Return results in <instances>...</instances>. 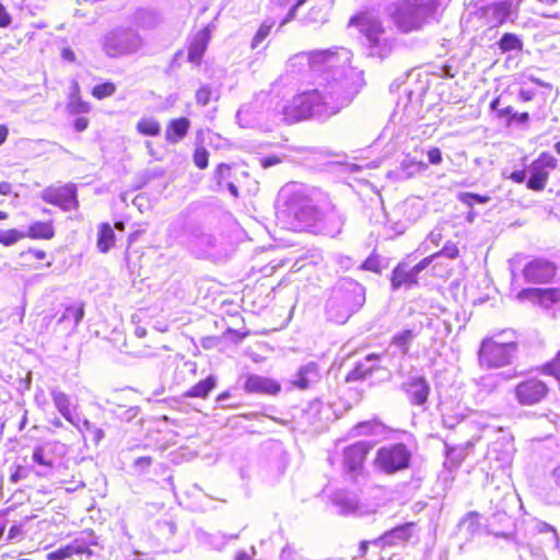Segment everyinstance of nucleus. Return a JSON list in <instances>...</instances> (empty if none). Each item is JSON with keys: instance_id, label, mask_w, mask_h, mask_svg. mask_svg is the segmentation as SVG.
<instances>
[{"instance_id": "bf43d9fd", "label": "nucleus", "mask_w": 560, "mask_h": 560, "mask_svg": "<svg viewBox=\"0 0 560 560\" xmlns=\"http://www.w3.org/2000/svg\"><path fill=\"white\" fill-rule=\"evenodd\" d=\"M546 369L560 382V352L553 362L548 364Z\"/></svg>"}, {"instance_id": "ddd939ff", "label": "nucleus", "mask_w": 560, "mask_h": 560, "mask_svg": "<svg viewBox=\"0 0 560 560\" xmlns=\"http://www.w3.org/2000/svg\"><path fill=\"white\" fill-rule=\"evenodd\" d=\"M548 392L547 384L536 377L525 380L514 388L515 398L522 406L539 404L547 396Z\"/></svg>"}, {"instance_id": "a211bd4d", "label": "nucleus", "mask_w": 560, "mask_h": 560, "mask_svg": "<svg viewBox=\"0 0 560 560\" xmlns=\"http://www.w3.org/2000/svg\"><path fill=\"white\" fill-rule=\"evenodd\" d=\"M523 275L528 282L544 283L555 277L556 267L547 260L536 259L524 267Z\"/></svg>"}, {"instance_id": "79ce46f5", "label": "nucleus", "mask_w": 560, "mask_h": 560, "mask_svg": "<svg viewBox=\"0 0 560 560\" xmlns=\"http://www.w3.org/2000/svg\"><path fill=\"white\" fill-rule=\"evenodd\" d=\"M80 432L89 433L92 441L98 444L104 438V431L101 428L95 427L90 420L79 418V427H75Z\"/></svg>"}, {"instance_id": "c03bdc74", "label": "nucleus", "mask_w": 560, "mask_h": 560, "mask_svg": "<svg viewBox=\"0 0 560 560\" xmlns=\"http://www.w3.org/2000/svg\"><path fill=\"white\" fill-rule=\"evenodd\" d=\"M275 25V21L272 20H266L260 27L258 28L257 33L255 34L253 40H252V48L255 49L258 47V45L267 38V36L270 34L271 28Z\"/></svg>"}, {"instance_id": "680f3d73", "label": "nucleus", "mask_w": 560, "mask_h": 560, "mask_svg": "<svg viewBox=\"0 0 560 560\" xmlns=\"http://www.w3.org/2000/svg\"><path fill=\"white\" fill-rule=\"evenodd\" d=\"M428 160L431 164L438 165L442 162V153L440 149L432 148L428 151Z\"/></svg>"}, {"instance_id": "6e6d98bb", "label": "nucleus", "mask_w": 560, "mask_h": 560, "mask_svg": "<svg viewBox=\"0 0 560 560\" xmlns=\"http://www.w3.org/2000/svg\"><path fill=\"white\" fill-rule=\"evenodd\" d=\"M23 537V525L22 524H14L9 528L8 537L7 539L9 541L13 540H20Z\"/></svg>"}, {"instance_id": "f8f14e48", "label": "nucleus", "mask_w": 560, "mask_h": 560, "mask_svg": "<svg viewBox=\"0 0 560 560\" xmlns=\"http://www.w3.org/2000/svg\"><path fill=\"white\" fill-rule=\"evenodd\" d=\"M66 452L67 446L58 441H50L36 446L33 451L32 459L44 468L43 471L37 474L43 477L49 476L55 466V459L62 457Z\"/></svg>"}, {"instance_id": "6e6552de", "label": "nucleus", "mask_w": 560, "mask_h": 560, "mask_svg": "<svg viewBox=\"0 0 560 560\" xmlns=\"http://www.w3.org/2000/svg\"><path fill=\"white\" fill-rule=\"evenodd\" d=\"M310 55H320L311 63V72H324L327 74L325 82H351V67L349 66L352 54L349 49L340 47L336 49L314 50Z\"/></svg>"}, {"instance_id": "2eb2a0df", "label": "nucleus", "mask_w": 560, "mask_h": 560, "mask_svg": "<svg viewBox=\"0 0 560 560\" xmlns=\"http://www.w3.org/2000/svg\"><path fill=\"white\" fill-rule=\"evenodd\" d=\"M373 444L366 441H360L347 446L342 453V466L347 474L358 476L363 470V464Z\"/></svg>"}, {"instance_id": "cd10ccee", "label": "nucleus", "mask_w": 560, "mask_h": 560, "mask_svg": "<svg viewBox=\"0 0 560 560\" xmlns=\"http://www.w3.org/2000/svg\"><path fill=\"white\" fill-rule=\"evenodd\" d=\"M190 121L186 117L172 119L165 130V140L175 144L184 139L189 130Z\"/></svg>"}, {"instance_id": "3c124183", "label": "nucleus", "mask_w": 560, "mask_h": 560, "mask_svg": "<svg viewBox=\"0 0 560 560\" xmlns=\"http://www.w3.org/2000/svg\"><path fill=\"white\" fill-rule=\"evenodd\" d=\"M67 108L70 114H82L90 110V104L77 97L69 100Z\"/></svg>"}, {"instance_id": "774afa93", "label": "nucleus", "mask_w": 560, "mask_h": 560, "mask_svg": "<svg viewBox=\"0 0 560 560\" xmlns=\"http://www.w3.org/2000/svg\"><path fill=\"white\" fill-rule=\"evenodd\" d=\"M534 95H535V93L533 91L522 89L520 91L518 98L522 102H528V101L533 100Z\"/></svg>"}, {"instance_id": "20e7f679", "label": "nucleus", "mask_w": 560, "mask_h": 560, "mask_svg": "<svg viewBox=\"0 0 560 560\" xmlns=\"http://www.w3.org/2000/svg\"><path fill=\"white\" fill-rule=\"evenodd\" d=\"M365 302V289L352 279H341L334 288L326 302L329 320L345 324Z\"/></svg>"}, {"instance_id": "6ab92c4d", "label": "nucleus", "mask_w": 560, "mask_h": 560, "mask_svg": "<svg viewBox=\"0 0 560 560\" xmlns=\"http://www.w3.org/2000/svg\"><path fill=\"white\" fill-rule=\"evenodd\" d=\"M244 389L249 394L277 395L281 385L273 378L249 374L244 383Z\"/></svg>"}, {"instance_id": "5fc2aeb1", "label": "nucleus", "mask_w": 560, "mask_h": 560, "mask_svg": "<svg viewBox=\"0 0 560 560\" xmlns=\"http://www.w3.org/2000/svg\"><path fill=\"white\" fill-rule=\"evenodd\" d=\"M211 91L208 86H201L196 93V101L198 104L205 106L209 103Z\"/></svg>"}, {"instance_id": "4d7b16f0", "label": "nucleus", "mask_w": 560, "mask_h": 560, "mask_svg": "<svg viewBox=\"0 0 560 560\" xmlns=\"http://www.w3.org/2000/svg\"><path fill=\"white\" fill-rule=\"evenodd\" d=\"M401 165L406 170L409 166L411 167V170L408 172L409 175H412L413 173H417V172H421L425 168V164H423L421 162L409 161V160H404Z\"/></svg>"}, {"instance_id": "f257e3e1", "label": "nucleus", "mask_w": 560, "mask_h": 560, "mask_svg": "<svg viewBox=\"0 0 560 560\" xmlns=\"http://www.w3.org/2000/svg\"><path fill=\"white\" fill-rule=\"evenodd\" d=\"M363 84L362 72L351 69V82L318 83L316 88L305 90L287 100L284 110L288 124L305 119L325 121L348 106Z\"/></svg>"}, {"instance_id": "72a5a7b5", "label": "nucleus", "mask_w": 560, "mask_h": 560, "mask_svg": "<svg viewBox=\"0 0 560 560\" xmlns=\"http://www.w3.org/2000/svg\"><path fill=\"white\" fill-rule=\"evenodd\" d=\"M115 243V233L108 223H102L98 229L97 248L102 253H107Z\"/></svg>"}, {"instance_id": "473e14b6", "label": "nucleus", "mask_w": 560, "mask_h": 560, "mask_svg": "<svg viewBox=\"0 0 560 560\" xmlns=\"http://www.w3.org/2000/svg\"><path fill=\"white\" fill-rule=\"evenodd\" d=\"M320 57V55H310V52H299L291 57L288 61V67L294 71L296 69L298 72L308 70L311 71V63L315 62V58Z\"/></svg>"}, {"instance_id": "b1692460", "label": "nucleus", "mask_w": 560, "mask_h": 560, "mask_svg": "<svg viewBox=\"0 0 560 560\" xmlns=\"http://www.w3.org/2000/svg\"><path fill=\"white\" fill-rule=\"evenodd\" d=\"M514 447L510 440L502 439L493 442L488 451V458L495 460L498 467L508 466L512 462Z\"/></svg>"}, {"instance_id": "412c9836", "label": "nucleus", "mask_w": 560, "mask_h": 560, "mask_svg": "<svg viewBox=\"0 0 560 560\" xmlns=\"http://www.w3.org/2000/svg\"><path fill=\"white\" fill-rule=\"evenodd\" d=\"M517 299L530 300L534 302H538L545 307H549L552 304L560 301V289L558 288H548V289H524L517 293Z\"/></svg>"}, {"instance_id": "052dcab7", "label": "nucleus", "mask_w": 560, "mask_h": 560, "mask_svg": "<svg viewBox=\"0 0 560 560\" xmlns=\"http://www.w3.org/2000/svg\"><path fill=\"white\" fill-rule=\"evenodd\" d=\"M529 120V115L528 113H516L514 112L512 114V117H510V119H508V125H511L513 121L517 122V124H521V125H525L527 124Z\"/></svg>"}, {"instance_id": "0eeeda50", "label": "nucleus", "mask_w": 560, "mask_h": 560, "mask_svg": "<svg viewBox=\"0 0 560 560\" xmlns=\"http://www.w3.org/2000/svg\"><path fill=\"white\" fill-rule=\"evenodd\" d=\"M436 9L438 0H400L396 4L393 19L401 32L409 33L434 19Z\"/></svg>"}, {"instance_id": "423d86ee", "label": "nucleus", "mask_w": 560, "mask_h": 560, "mask_svg": "<svg viewBox=\"0 0 560 560\" xmlns=\"http://www.w3.org/2000/svg\"><path fill=\"white\" fill-rule=\"evenodd\" d=\"M502 331L482 339L478 350V362L483 369H500L513 363L517 353V342L505 339Z\"/></svg>"}, {"instance_id": "1a4fd4ad", "label": "nucleus", "mask_w": 560, "mask_h": 560, "mask_svg": "<svg viewBox=\"0 0 560 560\" xmlns=\"http://www.w3.org/2000/svg\"><path fill=\"white\" fill-rule=\"evenodd\" d=\"M102 549L98 537L92 530L81 532L69 544L48 552L46 559L66 560L73 556L80 557L81 560L91 559L98 556Z\"/></svg>"}, {"instance_id": "9d476101", "label": "nucleus", "mask_w": 560, "mask_h": 560, "mask_svg": "<svg viewBox=\"0 0 560 560\" xmlns=\"http://www.w3.org/2000/svg\"><path fill=\"white\" fill-rule=\"evenodd\" d=\"M410 460L411 452L404 443H392L377 450L374 465L390 475L408 468Z\"/></svg>"}, {"instance_id": "f3484780", "label": "nucleus", "mask_w": 560, "mask_h": 560, "mask_svg": "<svg viewBox=\"0 0 560 560\" xmlns=\"http://www.w3.org/2000/svg\"><path fill=\"white\" fill-rule=\"evenodd\" d=\"M343 215L329 202L320 207L319 220L314 230L329 236L338 235L343 226Z\"/></svg>"}, {"instance_id": "7c9ffc66", "label": "nucleus", "mask_w": 560, "mask_h": 560, "mask_svg": "<svg viewBox=\"0 0 560 560\" xmlns=\"http://www.w3.org/2000/svg\"><path fill=\"white\" fill-rule=\"evenodd\" d=\"M419 334L420 327L415 326L412 328L404 329L393 336L392 345L399 348L402 354H407L409 352L410 345Z\"/></svg>"}, {"instance_id": "aec40b11", "label": "nucleus", "mask_w": 560, "mask_h": 560, "mask_svg": "<svg viewBox=\"0 0 560 560\" xmlns=\"http://www.w3.org/2000/svg\"><path fill=\"white\" fill-rule=\"evenodd\" d=\"M319 380V366L316 362L311 361L300 366L293 376L291 384L301 390H305L317 384Z\"/></svg>"}, {"instance_id": "49530a36", "label": "nucleus", "mask_w": 560, "mask_h": 560, "mask_svg": "<svg viewBox=\"0 0 560 560\" xmlns=\"http://www.w3.org/2000/svg\"><path fill=\"white\" fill-rule=\"evenodd\" d=\"M457 198L462 203H464L468 207H472L475 202L487 203L490 201L489 196H481V195L468 192V191L459 192L457 195Z\"/></svg>"}, {"instance_id": "f03ea898", "label": "nucleus", "mask_w": 560, "mask_h": 560, "mask_svg": "<svg viewBox=\"0 0 560 560\" xmlns=\"http://www.w3.org/2000/svg\"><path fill=\"white\" fill-rule=\"evenodd\" d=\"M285 107L287 100L270 93L260 92L237 110L236 119L243 128L259 127L270 129L281 122L288 124Z\"/></svg>"}, {"instance_id": "39448f33", "label": "nucleus", "mask_w": 560, "mask_h": 560, "mask_svg": "<svg viewBox=\"0 0 560 560\" xmlns=\"http://www.w3.org/2000/svg\"><path fill=\"white\" fill-rule=\"evenodd\" d=\"M280 197L284 199L288 215L293 217L301 228L314 229L319 220L320 208L304 187L287 185L281 189Z\"/></svg>"}, {"instance_id": "0e129e2a", "label": "nucleus", "mask_w": 560, "mask_h": 560, "mask_svg": "<svg viewBox=\"0 0 560 560\" xmlns=\"http://www.w3.org/2000/svg\"><path fill=\"white\" fill-rule=\"evenodd\" d=\"M89 126V120L85 117H79L74 120V129L79 132L85 130Z\"/></svg>"}, {"instance_id": "f704fd0d", "label": "nucleus", "mask_w": 560, "mask_h": 560, "mask_svg": "<svg viewBox=\"0 0 560 560\" xmlns=\"http://www.w3.org/2000/svg\"><path fill=\"white\" fill-rule=\"evenodd\" d=\"M55 230L51 222H34L28 228L27 235L32 238L50 240L54 237Z\"/></svg>"}, {"instance_id": "393cba45", "label": "nucleus", "mask_w": 560, "mask_h": 560, "mask_svg": "<svg viewBox=\"0 0 560 560\" xmlns=\"http://www.w3.org/2000/svg\"><path fill=\"white\" fill-rule=\"evenodd\" d=\"M50 396L58 412L71 424L79 427V416H74L71 410V399L68 394L58 387L50 388Z\"/></svg>"}, {"instance_id": "69168bd1", "label": "nucleus", "mask_w": 560, "mask_h": 560, "mask_svg": "<svg viewBox=\"0 0 560 560\" xmlns=\"http://www.w3.org/2000/svg\"><path fill=\"white\" fill-rule=\"evenodd\" d=\"M8 510H0V539L3 537L8 520H7Z\"/></svg>"}, {"instance_id": "09e8293b", "label": "nucleus", "mask_w": 560, "mask_h": 560, "mask_svg": "<svg viewBox=\"0 0 560 560\" xmlns=\"http://www.w3.org/2000/svg\"><path fill=\"white\" fill-rule=\"evenodd\" d=\"M280 7L291 5L287 18L282 21L281 25L292 20L296 13L299 7H301L306 0H273Z\"/></svg>"}, {"instance_id": "4be33fe9", "label": "nucleus", "mask_w": 560, "mask_h": 560, "mask_svg": "<svg viewBox=\"0 0 560 560\" xmlns=\"http://www.w3.org/2000/svg\"><path fill=\"white\" fill-rule=\"evenodd\" d=\"M406 393L413 405L422 406L430 394V385L422 376H411L405 384Z\"/></svg>"}, {"instance_id": "13d9d810", "label": "nucleus", "mask_w": 560, "mask_h": 560, "mask_svg": "<svg viewBox=\"0 0 560 560\" xmlns=\"http://www.w3.org/2000/svg\"><path fill=\"white\" fill-rule=\"evenodd\" d=\"M435 258V255H431L429 257L423 258L421 261H419L417 265H415L411 270L418 278L419 273L423 271Z\"/></svg>"}, {"instance_id": "8fccbe9b", "label": "nucleus", "mask_w": 560, "mask_h": 560, "mask_svg": "<svg viewBox=\"0 0 560 560\" xmlns=\"http://www.w3.org/2000/svg\"><path fill=\"white\" fill-rule=\"evenodd\" d=\"M22 237H24V234L16 230L0 231V243L5 246L15 244Z\"/></svg>"}, {"instance_id": "4c0bfd02", "label": "nucleus", "mask_w": 560, "mask_h": 560, "mask_svg": "<svg viewBox=\"0 0 560 560\" xmlns=\"http://www.w3.org/2000/svg\"><path fill=\"white\" fill-rule=\"evenodd\" d=\"M382 432V425L380 422L376 421H364L358 423L355 427H353L349 435L357 438L361 435H377Z\"/></svg>"}, {"instance_id": "37998d69", "label": "nucleus", "mask_w": 560, "mask_h": 560, "mask_svg": "<svg viewBox=\"0 0 560 560\" xmlns=\"http://www.w3.org/2000/svg\"><path fill=\"white\" fill-rule=\"evenodd\" d=\"M83 316L84 310L82 306H68L58 319V323L71 320L73 326H78Z\"/></svg>"}, {"instance_id": "a878e982", "label": "nucleus", "mask_w": 560, "mask_h": 560, "mask_svg": "<svg viewBox=\"0 0 560 560\" xmlns=\"http://www.w3.org/2000/svg\"><path fill=\"white\" fill-rule=\"evenodd\" d=\"M211 30L210 26H206L202 30H200L191 40L189 48H188V59L191 62L198 63L208 46V43L210 40Z\"/></svg>"}, {"instance_id": "5701e85b", "label": "nucleus", "mask_w": 560, "mask_h": 560, "mask_svg": "<svg viewBox=\"0 0 560 560\" xmlns=\"http://www.w3.org/2000/svg\"><path fill=\"white\" fill-rule=\"evenodd\" d=\"M512 2L499 1L487 5L483 9V18L492 27L502 25L511 15Z\"/></svg>"}, {"instance_id": "338daca9", "label": "nucleus", "mask_w": 560, "mask_h": 560, "mask_svg": "<svg viewBox=\"0 0 560 560\" xmlns=\"http://www.w3.org/2000/svg\"><path fill=\"white\" fill-rule=\"evenodd\" d=\"M26 477V470L23 467H18L14 474L11 476L12 482H18L19 480Z\"/></svg>"}, {"instance_id": "bb28decb", "label": "nucleus", "mask_w": 560, "mask_h": 560, "mask_svg": "<svg viewBox=\"0 0 560 560\" xmlns=\"http://www.w3.org/2000/svg\"><path fill=\"white\" fill-rule=\"evenodd\" d=\"M413 523H407L397 526L390 530L385 532L381 537L380 541L384 546H396L400 542L409 540L412 534Z\"/></svg>"}, {"instance_id": "2f4dec72", "label": "nucleus", "mask_w": 560, "mask_h": 560, "mask_svg": "<svg viewBox=\"0 0 560 560\" xmlns=\"http://www.w3.org/2000/svg\"><path fill=\"white\" fill-rule=\"evenodd\" d=\"M515 374L511 373L488 374L480 377L478 385L482 390L490 393L493 392L502 382L512 380Z\"/></svg>"}, {"instance_id": "dca6fc26", "label": "nucleus", "mask_w": 560, "mask_h": 560, "mask_svg": "<svg viewBox=\"0 0 560 560\" xmlns=\"http://www.w3.org/2000/svg\"><path fill=\"white\" fill-rule=\"evenodd\" d=\"M42 199L47 203L60 207L63 211L77 209L79 206L75 186L71 184L45 188L42 191Z\"/></svg>"}, {"instance_id": "9b49d317", "label": "nucleus", "mask_w": 560, "mask_h": 560, "mask_svg": "<svg viewBox=\"0 0 560 560\" xmlns=\"http://www.w3.org/2000/svg\"><path fill=\"white\" fill-rule=\"evenodd\" d=\"M142 47V39L136 32L126 28L115 30L103 39V49L110 58L137 52Z\"/></svg>"}, {"instance_id": "de8ad7c7", "label": "nucleus", "mask_w": 560, "mask_h": 560, "mask_svg": "<svg viewBox=\"0 0 560 560\" xmlns=\"http://www.w3.org/2000/svg\"><path fill=\"white\" fill-rule=\"evenodd\" d=\"M116 92V85L112 82L97 84L92 90V95L97 100L112 96Z\"/></svg>"}, {"instance_id": "e433bc0d", "label": "nucleus", "mask_w": 560, "mask_h": 560, "mask_svg": "<svg viewBox=\"0 0 560 560\" xmlns=\"http://www.w3.org/2000/svg\"><path fill=\"white\" fill-rule=\"evenodd\" d=\"M215 387V378L208 376L206 380L200 381L186 392V397L206 398L209 393Z\"/></svg>"}, {"instance_id": "58836bf2", "label": "nucleus", "mask_w": 560, "mask_h": 560, "mask_svg": "<svg viewBox=\"0 0 560 560\" xmlns=\"http://www.w3.org/2000/svg\"><path fill=\"white\" fill-rule=\"evenodd\" d=\"M136 129L140 135L155 137L161 132V125L153 117H142L137 122Z\"/></svg>"}, {"instance_id": "603ef678", "label": "nucleus", "mask_w": 560, "mask_h": 560, "mask_svg": "<svg viewBox=\"0 0 560 560\" xmlns=\"http://www.w3.org/2000/svg\"><path fill=\"white\" fill-rule=\"evenodd\" d=\"M209 153L205 148H197L194 153V163L197 167L203 170L208 166Z\"/></svg>"}, {"instance_id": "c85d7f7f", "label": "nucleus", "mask_w": 560, "mask_h": 560, "mask_svg": "<svg viewBox=\"0 0 560 560\" xmlns=\"http://www.w3.org/2000/svg\"><path fill=\"white\" fill-rule=\"evenodd\" d=\"M417 277L411 270L408 268L407 264H399L392 272V287L394 290L399 289L401 285H411L417 283Z\"/></svg>"}, {"instance_id": "e2e57ef3", "label": "nucleus", "mask_w": 560, "mask_h": 560, "mask_svg": "<svg viewBox=\"0 0 560 560\" xmlns=\"http://www.w3.org/2000/svg\"><path fill=\"white\" fill-rule=\"evenodd\" d=\"M510 178L517 183V184H522L525 182L526 179V171L524 170H521V171H514L511 175H510Z\"/></svg>"}, {"instance_id": "ea45409f", "label": "nucleus", "mask_w": 560, "mask_h": 560, "mask_svg": "<svg viewBox=\"0 0 560 560\" xmlns=\"http://www.w3.org/2000/svg\"><path fill=\"white\" fill-rule=\"evenodd\" d=\"M535 530L539 534L546 535V544L551 548L556 549L559 547V536L557 530L545 522H537Z\"/></svg>"}, {"instance_id": "c756f323", "label": "nucleus", "mask_w": 560, "mask_h": 560, "mask_svg": "<svg viewBox=\"0 0 560 560\" xmlns=\"http://www.w3.org/2000/svg\"><path fill=\"white\" fill-rule=\"evenodd\" d=\"M380 357L377 354H369L365 357L364 361L358 362L355 366L349 372L347 375V382H355L363 380L368 374H370L374 369V362L378 361Z\"/></svg>"}, {"instance_id": "a19ab883", "label": "nucleus", "mask_w": 560, "mask_h": 560, "mask_svg": "<svg viewBox=\"0 0 560 560\" xmlns=\"http://www.w3.org/2000/svg\"><path fill=\"white\" fill-rule=\"evenodd\" d=\"M498 45L502 52L522 50L523 48L522 39L513 33H505L498 42Z\"/></svg>"}, {"instance_id": "a18cd8bd", "label": "nucleus", "mask_w": 560, "mask_h": 560, "mask_svg": "<svg viewBox=\"0 0 560 560\" xmlns=\"http://www.w3.org/2000/svg\"><path fill=\"white\" fill-rule=\"evenodd\" d=\"M459 526L465 527L468 534L474 535L479 528V514L476 512L467 513L460 520Z\"/></svg>"}, {"instance_id": "c9c22d12", "label": "nucleus", "mask_w": 560, "mask_h": 560, "mask_svg": "<svg viewBox=\"0 0 560 560\" xmlns=\"http://www.w3.org/2000/svg\"><path fill=\"white\" fill-rule=\"evenodd\" d=\"M191 246L201 252L202 254L209 253L212 248L215 247L217 240L213 235L198 232L194 234L191 241Z\"/></svg>"}, {"instance_id": "864d4df0", "label": "nucleus", "mask_w": 560, "mask_h": 560, "mask_svg": "<svg viewBox=\"0 0 560 560\" xmlns=\"http://www.w3.org/2000/svg\"><path fill=\"white\" fill-rule=\"evenodd\" d=\"M459 250L458 247L453 243H446L444 247L439 252L435 253V258L439 256H445L447 258L454 259L458 256Z\"/></svg>"}, {"instance_id": "4468645a", "label": "nucleus", "mask_w": 560, "mask_h": 560, "mask_svg": "<svg viewBox=\"0 0 560 560\" xmlns=\"http://www.w3.org/2000/svg\"><path fill=\"white\" fill-rule=\"evenodd\" d=\"M556 166L557 160L552 155L548 153L540 154L529 165L530 177L526 184L527 188L535 191L544 190L549 178V171L556 168Z\"/></svg>"}, {"instance_id": "7ed1b4c3", "label": "nucleus", "mask_w": 560, "mask_h": 560, "mask_svg": "<svg viewBox=\"0 0 560 560\" xmlns=\"http://www.w3.org/2000/svg\"><path fill=\"white\" fill-rule=\"evenodd\" d=\"M350 26H354L361 34L362 45L369 56L384 59L396 47V39L392 28L384 26L383 22L372 13H361L352 16Z\"/></svg>"}]
</instances>
